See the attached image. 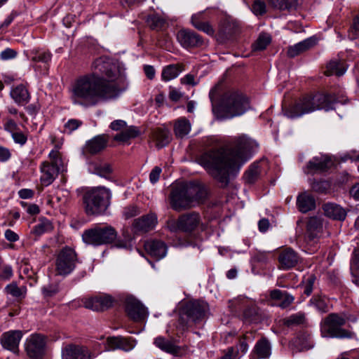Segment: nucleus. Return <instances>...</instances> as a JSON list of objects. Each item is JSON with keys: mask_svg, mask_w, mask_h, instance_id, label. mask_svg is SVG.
<instances>
[{"mask_svg": "<svg viewBox=\"0 0 359 359\" xmlns=\"http://www.w3.org/2000/svg\"><path fill=\"white\" fill-rule=\"evenodd\" d=\"M91 69V73L79 76L72 84L73 103L88 107L117 98L122 90L114 83L120 74L116 65L100 57L94 60Z\"/></svg>", "mask_w": 359, "mask_h": 359, "instance_id": "1", "label": "nucleus"}, {"mask_svg": "<svg viewBox=\"0 0 359 359\" xmlns=\"http://www.w3.org/2000/svg\"><path fill=\"white\" fill-rule=\"evenodd\" d=\"M257 147L255 140L246 135H241L217 149L202 154L197 161L221 187H226L231 175L239 171Z\"/></svg>", "mask_w": 359, "mask_h": 359, "instance_id": "2", "label": "nucleus"}, {"mask_svg": "<svg viewBox=\"0 0 359 359\" xmlns=\"http://www.w3.org/2000/svg\"><path fill=\"white\" fill-rule=\"evenodd\" d=\"M335 96L331 94L317 93L304 95L295 100L284 111V115L290 118L300 117L316 110L328 111L333 109Z\"/></svg>", "mask_w": 359, "mask_h": 359, "instance_id": "3", "label": "nucleus"}, {"mask_svg": "<svg viewBox=\"0 0 359 359\" xmlns=\"http://www.w3.org/2000/svg\"><path fill=\"white\" fill-rule=\"evenodd\" d=\"M209 97L212 102L213 112L225 118L241 116L250 108L248 99L237 92L224 93L218 105L215 104L217 97L216 88L210 91Z\"/></svg>", "mask_w": 359, "mask_h": 359, "instance_id": "4", "label": "nucleus"}, {"mask_svg": "<svg viewBox=\"0 0 359 359\" xmlns=\"http://www.w3.org/2000/svg\"><path fill=\"white\" fill-rule=\"evenodd\" d=\"M111 194L104 187L92 188L83 196L85 211L88 215L103 214L110 205Z\"/></svg>", "mask_w": 359, "mask_h": 359, "instance_id": "5", "label": "nucleus"}, {"mask_svg": "<svg viewBox=\"0 0 359 359\" xmlns=\"http://www.w3.org/2000/svg\"><path fill=\"white\" fill-rule=\"evenodd\" d=\"M346 318L342 315L332 313L320 323V332L323 337L351 338L353 333L342 328Z\"/></svg>", "mask_w": 359, "mask_h": 359, "instance_id": "6", "label": "nucleus"}, {"mask_svg": "<svg viewBox=\"0 0 359 359\" xmlns=\"http://www.w3.org/2000/svg\"><path fill=\"white\" fill-rule=\"evenodd\" d=\"M208 310L207 303L199 301H189L183 307L180 318V323L187 328L189 323H198L204 318Z\"/></svg>", "mask_w": 359, "mask_h": 359, "instance_id": "7", "label": "nucleus"}, {"mask_svg": "<svg viewBox=\"0 0 359 359\" xmlns=\"http://www.w3.org/2000/svg\"><path fill=\"white\" fill-rule=\"evenodd\" d=\"M116 236V230L112 226H107L86 230L82 235V238L86 244L101 245L112 243Z\"/></svg>", "mask_w": 359, "mask_h": 359, "instance_id": "8", "label": "nucleus"}, {"mask_svg": "<svg viewBox=\"0 0 359 359\" xmlns=\"http://www.w3.org/2000/svg\"><path fill=\"white\" fill-rule=\"evenodd\" d=\"M201 223V217L198 212H191L181 215L177 220L168 222V228L171 232L180 231L191 233L194 231Z\"/></svg>", "mask_w": 359, "mask_h": 359, "instance_id": "9", "label": "nucleus"}, {"mask_svg": "<svg viewBox=\"0 0 359 359\" xmlns=\"http://www.w3.org/2000/svg\"><path fill=\"white\" fill-rule=\"evenodd\" d=\"M77 257L75 251L69 248H63L58 253L55 261L57 275L65 276L71 273L76 267Z\"/></svg>", "mask_w": 359, "mask_h": 359, "instance_id": "10", "label": "nucleus"}, {"mask_svg": "<svg viewBox=\"0 0 359 359\" xmlns=\"http://www.w3.org/2000/svg\"><path fill=\"white\" fill-rule=\"evenodd\" d=\"M185 183L175 187L170 193V200L172 208L176 211L192 208L189 196L187 194Z\"/></svg>", "mask_w": 359, "mask_h": 359, "instance_id": "11", "label": "nucleus"}, {"mask_svg": "<svg viewBox=\"0 0 359 359\" xmlns=\"http://www.w3.org/2000/svg\"><path fill=\"white\" fill-rule=\"evenodd\" d=\"M46 345V337L40 334H31L26 340L25 351L32 359H42Z\"/></svg>", "mask_w": 359, "mask_h": 359, "instance_id": "12", "label": "nucleus"}, {"mask_svg": "<svg viewBox=\"0 0 359 359\" xmlns=\"http://www.w3.org/2000/svg\"><path fill=\"white\" fill-rule=\"evenodd\" d=\"M126 311L128 317L137 323L144 321L148 316L147 308L140 302L133 297L126 299Z\"/></svg>", "mask_w": 359, "mask_h": 359, "instance_id": "13", "label": "nucleus"}, {"mask_svg": "<svg viewBox=\"0 0 359 359\" xmlns=\"http://www.w3.org/2000/svg\"><path fill=\"white\" fill-rule=\"evenodd\" d=\"M94 354L84 346L69 344L62 348V359H93Z\"/></svg>", "mask_w": 359, "mask_h": 359, "instance_id": "14", "label": "nucleus"}, {"mask_svg": "<svg viewBox=\"0 0 359 359\" xmlns=\"http://www.w3.org/2000/svg\"><path fill=\"white\" fill-rule=\"evenodd\" d=\"M246 302L247 299L245 298H237L229 301V307L236 311L237 309L245 306L242 319L245 323H252L257 320V308L255 305L247 306Z\"/></svg>", "mask_w": 359, "mask_h": 359, "instance_id": "15", "label": "nucleus"}, {"mask_svg": "<svg viewBox=\"0 0 359 359\" xmlns=\"http://www.w3.org/2000/svg\"><path fill=\"white\" fill-rule=\"evenodd\" d=\"M114 299L108 294L96 296L84 301V306L86 309L95 311H103L113 306Z\"/></svg>", "mask_w": 359, "mask_h": 359, "instance_id": "16", "label": "nucleus"}, {"mask_svg": "<svg viewBox=\"0 0 359 359\" xmlns=\"http://www.w3.org/2000/svg\"><path fill=\"white\" fill-rule=\"evenodd\" d=\"M177 39L181 46L185 48H196L202 46L201 36L190 29H181L177 32Z\"/></svg>", "mask_w": 359, "mask_h": 359, "instance_id": "17", "label": "nucleus"}, {"mask_svg": "<svg viewBox=\"0 0 359 359\" xmlns=\"http://www.w3.org/2000/svg\"><path fill=\"white\" fill-rule=\"evenodd\" d=\"M185 184L192 207L203 203L205 201L208 192L205 186L195 183H185Z\"/></svg>", "mask_w": 359, "mask_h": 359, "instance_id": "18", "label": "nucleus"}, {"mask_svg": "<svg viewBox=\"0 0 359 359\" xmlns=\"http://www.w3.org/2000/svg\"><path fill=\"white\" fill-rule=\"evenodd\" d=\"M22 337L20 330H11L4 333L1 338L2 346L14 353L19 352V344Z\"/></svg>", "mask_w": 359, "mask_h": 359, "instance_id": "19", "label": "nucleus"}, {"mask_svg": "<svg viewBox=\"0 0 359 359\" xmlns=\"http://www.w3.org/2000/svg\"><path fill=\"white\" fill-rule=\"evenodd\" d=\"M332 165L331 158L329 156H315L310 160L304 171L306 174L324 172L329 169Z\"/></svg>", "mask_w": 359, "mask_h": 359, "instance_id": "20", "label": "nucleus"}, {"mask_svg": "<svg viewBox=\"0 0 359 359\" xmlns=\"http://www.w3.org/2000/svg\"><path fill=\"white\" fill-rule=\"evenodd\" d=\"M109 137L107 135H98L86 142L84 151L90 155H96L104 151L108 144Z\"/></svg>", "mask_w": 359, "mask_h": 359, "instance_id": "21", "label": "nucleus"}, {"mask_svg": "<svg viewBox=\"0 0 359 359\" xmlns=\"http://www.w3.org/2000/svg\"><path fill=\"white\" fill-rule=\"evenodd\" d=\"M62 166L50 164L48 161L42 163L40 170L41 172V182L43 185L48 186L57 177Z\"/></svg>", "mask_w": 359, "mask_h": 359, "instance_id": "22", "label": "nucleus"}, {"mask_svg": "<svg viewBox=\"0 0 359 359\" xmlns=\"http://www.w3.org/2000/svg\"><path fill=\"white\" fill-rule=\"evenodd\" d=\"M299 261L297 253L291 248L283 250L278 256L279 268L287 270L294 267Z\"/></svg>", "mask_w": 359, "mask_h": 359, "instance_id": "23", "label": "nucleus"}, {"mask_svg": "<svg viewBox=\"0 0 359 359\" xmlns=\"http://www.w3.org/2000/svg\"><path fill=\"white\" fill-rule=\"evenodd\" d=\"M144 247L147 252L157 260L163 258L167 253V245L161 241H148L145 242Z\"/></svg>", "mask_w": 359, "mask_h": 359, "instance_id": "24", "label": "nucleus"}, {"mask_svg": "<svg viewBox=\"0 0 359 359\" xmlns=\"http://www.w3.org/2000/svg\"><path fill=\"white\" fill-rule=\"evenodd\" d=\"M156 223V216L149 214L135 219L133 226L135 232H147L153 229Z\"/></svg>", "mask_w": 359, "mask_h": 359, "instance_id": "25", "label": "nucleus"}, {"mask_svg": "<svg viewBox=\"0 0 359 359\" xmlns=\"http://www.w3.org/2000/svg\"><path fill=\"white\" fill-rule=\"evenodd\" d=\"M150 138L155 142L156 147L161 149L170 143L172 137L168 129L160 127L151 130Z\"/></svg>", "mask_w": 359, "mask_h": 359, "instance_id": "26", "label": "nucleus"}, {"mask_svg": "<svg viewBox=\"0 0 359 359\" xmlns=\"http://www.w3.org/2000/svg\"><path fill=\"white\" fill-rule=\"evenodd\" d=\"M317 43L316 37H310L288 48L287 54L294 57L313 47Z\"/></svg>", "mask_w": 359, "mask_h": 359, "instance_id": "27", "label": "nucleus"}, {"mask_svg": "<svg viewBox=\"0 0 359 359\" xmlns=\"http://www.w3.org/2000/svg\"><path fill=\"white\" fill-rule=\"evenodd\" d=\"M271 355V345L266 337L259 339L252 350V357L256 356L257 359H267Z\"/></svg>", "mask_w": 359, "mask_h": 359, "instance_id": "28", "label": "nucleus"}, {"mask_svg": "<svg viewBox=\"0 0 359 359\" xmlns=\"http://www.w3.org/2000/svg\"><path fill=\"white\" fill-rule=\"evenodd\" d=\"M10 94L12 99L18 105L24 106L27 104L31 98L27 87L23 84H19L13 87Z\"/></svg>", "mask_w": 359, "mask_h": 359, "instance_id": "29", "label": "nucleus"}, {"mask_svg": "<svg viewBox=\"0 0 359 359\" xmlns=\"http://www.w3.org/2000/svg\"><path fill=\"white\" fill-rule=\"evenodd\" d=\"M107 344L110 349H121L125 351H129L135 346L133 341L122 337H108Z\"/></svg>", "mask_w": 359, "mask_h": 359, "instance_id": "30", "label": "nucleus"}, {"mask_svg": "<svg viewBox=\"0 0 359 359\" xmlns=\"http://www.w3.org/2000/svg\"><path fill=\"white\" fill-rule=\"evenodd\" d=\"M29 59L34 62H41L48 66L52 59V53L47 49L34 48L29 51Z\"/></svg>", "mask_w": 359, "mask_h": 359, "instance_id": "31", "label": "nucleus"}, {"mask_svg": "<svg viewBox=\"0 0 359 359\" xmlns=\"http://www.w3.org/2000/svg\"><path fill=\"white\" fill-rule=\"evenodd\" d=\"M326 216L337 220H344L346 217V211L340 205L335 203H327L323 206Z\"/></svg>", "mask_w": 359, "mask_h": 359, "instance_id": "32", "label": "nucleus"}, {"mask_svg": "<svg viewBox=\"0 0 359 359\" xmlns=\"http://www.w3.org/2000/svg\"><path fill=\"white\" fill-rule=\"evenodd\" d=\"M297 205L300 212L306 213L315 208L316 201L312 196L303 193L298 196Z\"/></svg>", "mask_w": 359, "mask_h": 359, "instance_id": "33", "label": "nucleus"}, {"mask_svg": "<svg viewBox=\"0 0 359 359\" xmlns=\"http://www.w3.org/2000/svg\"><path fill=\"white\" fill-rule=\"evenodd\" d=\"M154 344L163 351L177 355L180 352V347L172 341L162 337H158L154 339Z\"/></svg>", "mask_w": 359, "mask_h": 359, "instance_id": "34", "label": "nucleus"}, {"mask_svg": "<svg viewBox=\"0 0 359 359\" xmlns=\"http://www.w3.org/2000/svg\"><path fill=\"white\" fill-rule=\"evenodd\" d=\"M53 230V223L46 217H41L39 219V223L33 227L32 233L36 236H40L42 234L49 233Z\"/></svg>", "mask_w": 359, "mask_h": 359, "instance_id": "35", "label": "nucleus"}, {"mask_svg": "<svg viewBox=\"0 0 359 359\" xmlns=\"http://www.w3.org/2000/svg\"><path fill=\"white\" fill-rule=\"evenodd\" d=\"M183 71V66L181 64H174L166 66L163 68L161 74L162 79L165 81L175 79Z\"/></svg>", "mask_w": 359, "mask_h": 359, "instance_id": "36", "label": "nucleus"}, {"mask_svg": "<svg viewBox=\"0 0 359 359\" xmlns=\"http://www.w3.org/2000/svg\"><path fill=\"white\" fill-rule=\"evenodd\" d=\"M346 70V69L344 62H342L341 60H333L327 64L325 74L327 76L334 74L340 76L345 73Z\"/></svg>", "mask_w": 359, "mask_h": 359, "instance_id": "37", "label": "nucleus"}, {"mask_svg": "<svg viewBox=\"0 0 359 359\" xmlns=\"http://www.w3.org/2000/svg\"><path fill=\"white\" fill-rule=\"evenodd\" d=\"M191 130L190 122L184 118H180L177 120L174 125V133L176 137L182 138L189 133Z\"/></svg>", "mask_w": 359, "mask_h": 359, "instance_id": "38", "label": "nucleus"}, {"mask_svg": "<svg viewBox=\"0 0 359 359\" xmlns=\"http://www.w3.org/2000/svg\"><path fill=\"white\" fill-rule=\"evenodd\" d=\"M140 135V131L136 126H129L126 130L116 134L114 140L118 142H126L131 138H135Z\"/></svg>", "mask_w": 359, "mask_h": 359, "instance_id": "39", "label": "nucleus"}, {"mask_svg": "<svg viewBox=\"0 0 359 359\" xmlns=\"http://www.w3.org/2000/svg\"><path fill=\"white\" fill-rule=\"evenodd\" d=\"M201 13L194 14L191 17V23L197 29L206 33L208 35H213L214 29L208 22L201 20Z\"/></svg>", "mask_w": 359, "mask_h": 359, "instance_id": "40", "label": "nucleus"}, {"mask_svg": "<svg viewBox=\"0 0 359 359\" xmlns=\"http://www.w3.org/2000/svg\"><path fill=\"white\" fill-rule=\"evenodd\" d=\"M274 8L282 11L295 10L299 0H269Z\"/></svg>", "mask_w": 359, "mask_h": 359, "instance_id": "41", "label": "nucleus"}, {"mask_svg": "<svg viewBox=\"0 0 359 359\" xmlns=\"http://www.w3.org/2000/svg\"><path fill=\"white\" fill-rule=\"evenodd\" d=\"M323 228V222L318 217H311L307 223V231L310 236L315 238L320 232Z\"/></svg>", "mask_w": 359, "mask_h": 359, "instance_id": "42", "label": "nucleus"}, {"mask_svg": "<svg viewBox=\"0 0 359 359\" xmlns=\"http://www.w3.org/2000/svg\"><path fill=\"white\" fill-rule=\"evenodd\" d=\"M351 265L353 282L359 286V247L354 250Z\"/></svg>", "mask_w": 359, "mask_h": 359, "instance_id": "43", "label": "nucleus"}, {"mask_svg": "<svg viewBox=\"0 0 359 359\" xmlns=\"http://www.w3.org/2000/svg\"><path fill=\"white\" fill-rule=\"evenodd\" d=\"M146 22L147 25L151 29L156 31L162 29L165 24V20L157 14H151L148 15Z\"/></svg>", "mask_w": 359, "mask_h": 359, "instance_id": "44", "label": "nucleus"}, {"mask_svg": "<svg viewBox=\"0 0 359 359\" xmlns=\"http://www.w3.org/2000/svg\"><path fill=\"white\" fill-rule=\"evenodd\" d=\"M283 325L287 327H292L303 325L306 321V316L304 313L299 312L283 319Z\"/></svg>", "mask_w": 359, "mask_h": 359, "instance_id": "45", "label": "nucleus"}, {"mask_svg": "<svg viewBox=\"0 0 359 359\" xmlns=\"http://www.w3.org/2000/svg\"><path fill=\"white\" fill-rule=\"evenodd\" d=\"M259 165L254 163L250 165L249 169L245 172L244 175L245 181L248 184H253L259 179Z\"/></svg>", "mask_w": 359, "mask_h": 359, "instance_id": "46", "label": "nucleus"}, {"mask_svg": "<svg viewBox=\"0 0 359 359\" xmlns=\"http://www.w3.org/2000/svg\"><path fill=\"white\" fill-rule=\"evenodd\" d=\"M310 303L313 305L317 310H318L321 313H326L328 311V306L327 304V301L325 297H323L320 295L313 296L311 300Z\"/></svg>", "mask_w": 359, "mask_h": 359, "instance_id": "47", "label": "nucleus"}, {"mask_svg": "<svg viewBox=\"0 0 359 359\" xmlns=\"http://www.w3.org/2000/svg\"><path fill=\"white\" fill-rule=\"evenodd\" d=\"M112 171H113V170L109 164L103 163V164L95 165L94 166L93 172L102 177L109 179Z\"/></svg>", "mask_w": 359, "mask_h": 359, "instance_id": "48", "label": "nucleus"}, {"mask_svg": "<svg viewBox=\"0 0 359 359\" xmlns=\"http://www.w3.org/2000/svg\"><path fill=\"white\" fill-rule=\"evenodd\" d=\"M270 42L271 37L268 34H260L257 40L252 45V48L254 50H262L266 48Z\"/></svg>", "mask_w": 359, "mask_h": 359, "instance_id": "49", "label": "nucleus"}, {"mask_svg": "<svg viewBox=\"0 0 359 359\" xmlns=\"http://www.w3.org/2000/svg\"><path fill=\"white\" fill-rule=\"evenodd\" d=\"M239 350L237 347L230 346L222 351V355L219 359H241Z\"/></svg>", "mask_w": 359, "mask_h": 359, "instance_id": "50", "label": "nucleus"}, {"mask_svg": "<svg viewBox=\"0 0 359 359\" xmlns=\"http://www.w3.org/2000/svg\"><path fill=\"white\" fill-rule=\"evenodd\" d=\"M316 280V276L314 274H310L304 278V293L307 296H309L313 291V285Z\"/></svg>", "mask_w": 359, "mask_h": 359, "instance_id": "51", "label": "nucleus"}, {"mask_svg": "<svg viewBox=\"0 0 359 359\" xmlns=\"http://www.w3.org/2000/svg\"><path fill=\"white\" fill-rule=\"evenodd\" d=\"M252 11L256 15H264L266 12L265 3L261 0H255L252 5Z\"/></svg>", "mask_w": 359, "mask_h": 359, "instance_id": "52", "label": "nucleus"}, {"mask_svg": "<svg viewBox=\"0 0 359 359\" xmlns=\"http://www.w3.org/2000/svg\"><path fill=\"white\" fill-rule=\"evenodd\" d=\"M359 37V15L356 16L352 26L348 31V38L351 40L355 39Z\"/></svg>", "mask_w": 359, "mask_h": 359, "instance_id": "53", "label": "nucleus"}, {"mask_svg": "<svg viewBox=\"0 0 359 359\" xmlns=\"http://www.w3.org/2000/svg\"><path fill=\"white\" fill-rule=\"evenodd\" d=\"M330 188V184L326 181H314L311 184L313 191L318 193H324Z\"/></svg>", "mask_w": 359, "mask_h": 359, "instance_id": "54", "label": "nucleus"}, {"mask_svg": "<svg viewBox=\"0 0 359 359\" xmlns=\"http://www.w3.org/2000/svg\"><path fill=\"white\" fill-rule=\"evenodd\" d=\"M82 121L79 119H69L65 124V130L70 134L73 131L78 129L81 125Z\"/></svg>", "mask_w": 359, "mask_h": 359, "instance_id": "55", "label": "nucleus"}, {"mask_svg": "<svg viewBox=\"0 0 359 359\" xmlns=\"http://www.w3.org/2000/svg\"><path fill=\"white\" fill-rule=\"evenodd\" d=\"M270 253L266 252H257L252 257L254 262L264 264L269 262Z\"/></svg>", "mask_w": 359, "mask_h": 359, "instance_id": "56", "label": "nucleus"}, {"mask_svg": "<svg viewBox=\"0 0 359 359\" xmlns=\"http://www.w3.org/2000/svg\"><path fill=\"white\" fill-rule=\"evenodd\" d=\"M11 136L16 144L24 145L27 140V135L20 130L11 131Z\"/></svg>", "mask_w": 359, "mask_h": 359, "instance_id": "57", "label": "nucleus"}, {"mask_svg": "<svg viewBox=\"0 0 359 359\" xmlns=\"http://www.w3.org/2000/svg\"><path fill=\"white\" fill-rule=\"evenodd\" d=\"M247 336L244 334L242 337H241L238 340V344L236 347H237L239 350V354L241 357L245 355L248 350V344L246 341Z\"/></svg>", "mask_w": 359, "mask_h": 359, "instance_id": "58", "label": "nucleus"}, {"mask_svg": "<svg viewBox=\"0 0 359 359\" xmlns=\"http://www.w3.org/2000/svg\"><path fill=\"white\" fill-rule=\"evenodd\" d=\"M17 52L10 48H7L0 53V58L2 60H8L11 59H13L17 56Z\"/></svg>", "mask_w": 359, "mask_h": 359, "instance_id": "59", "label": "nucleus"}, {"mask_svg": "<svg viewBox=\"0 0 359 359\" xmlns=\"http://www.w3.org/2000/svg\"><path fill=\"white\" fill-rule=\"evenodd\" d=\"M13 275V269L11 266L4 265L0 266V278L7 280L9 279Z\"/></svg>", "mask_w": 359, "mask_h": 359, "instance_id": "60", "label": "nucleus"}, {"mask_svg": "<svg viewBox=\"0 0 359 359\" xmlns=\"http://www.w3.org/2000/svg\"><path fill=\"white\" fill-rule=\"evenodd\" d=\"M49 158L50 159V162H49L50 164L63 166L62 158L57 151H51L49 154Z\"/></svg>", "mask_w": 359, "mask_h": 359, "instance_id": "61", "label": "nucleus"}, {"mask_svg": "<svg viewBox=\"0 0 359 359\" xmlns=\"http://www.w3.org/2000/svg\"><path fill=\"white\" fill-rule=\"evenodd\" d=\"M58 287L56 285H49L42 288V292L46 297H52L58 292Z\"/></svg>", "mask_w": 359, "mask_h": 359, "instance_id": "62", "label": "nucleus"}, {"mask_svg": "<svg viewBox=\"0 0 359 359\" xmlns=\"http://www.w3.org/2000/svg\"><path fill=\"white\" fill-rule=\"evenodd\" d=\"M283 296L284 297H283V299L280 300L281 302L279 304V306L283 309H285L292 304V302L294 300V298L292 295L288 294L286 292L284 293Z\"/></svg>", "mask_w": 359, "mask_h": 359, "instance_id": "63", "label": "nucleus"}, {"mask_svg": "<svg viewBox=\"0 0 359 359\" xmlns=\"http://www.w3.org/2000/svg\"><path fill=\"white\" fill-rule=\"evenodd\" d=\"M161 172V168L156 166L149 174V180L152 184H155L158 180Z\"/></svg>", "mask_w": 359, "mask_h": 359, "instance_id": "64", "label": "nucleus"}]
</instances>
